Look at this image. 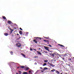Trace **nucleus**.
Returning a JSON list of instances; mask_svg holds the SVG:
<instances>
[{"instance_id": "nucleus-47", "label": "nucleus", "mask_w": 74, "mask_h": 74, "mask_svg": "<svg viewBox=\"0 0 74 74\" xmlns=\"http://www.w3.org/2000/svg\"><path fill=\"white\" fill-rule=\"evenodd\" d=\"M16 74H19L17 72L16 73Z\"/></svg>"}, {"instance_id": "nucleus-23", "label": "nucleus", "mask_w": 74, "mask_h": 74, "mask_svg": "<svg viewBox=\"0 0 74 74\" xmlns=\"http://www.w3.org/2000/svg\"><path fill=\"white\" fill-rule=\"evenodd\" d=\"M47 46L49 47H52V46L51 45H47Z\"/></svg>"}, {"instance_id": "nucleus-60", "label": "nucleus", "mask_w": 74, "mask_h": 74, "mask_svg": "<svg viewBox=\"0 0 74 74\" xmlns=\"http://www.w3.org/2000/svg\"><path fill=\"white\" fill-rule=\"evenodd\" d=\"M19 38H21V37H19Z\"/></svg>"}, {"instance_id": "nucleus-17", "label": "nucleus", "mask_w": 74, "mask_h": 74, "mask_svg": "<svg viewBox=\"0 0 74 74\" xmlns=\"http://www.w3.org/2000/svg\"><path fill=\"white\" fill-rule=\"evenodd\" d=\"M18 73H19V74H21V73H22V72H21V71H18Z\"/></svg>"}, {"instance_id": "nucleus-57", "label": "nucleus", "mask_w": 74, "mask_h": 74, "mask_svg": "<svg viewBox=\"0 0 74 74\" xmlns=\"http://www.w3.org/2000/svg\"><path fill=\"white\" fill-rule=\"evenodd\" d=\"M65 74H67V73H66Z\"/></svg>"}, {"instance_id": "nucleus-5", "label": "nucleus", "mask_w": 74, "mask_h": 74, "mask_svg": "<svg viewBox=\"0 0 74 74\" xmlns=\"http://www.w3.org/2000/svg\"><path fill=\"white\" fill-rule=\"evenodd\" d=\"M19 34L21 35H22V32L21 31H20L19 32Z\"/></svg>"}, {"instance_id": "nucleus-16", "label": "nucleus", "mask_w": 74, "mask_h": 74, "mask_svg": "<svg viewBox=\"0 0 74 74\" xmlns=\"http://www.w3.org/2000/svg\"><path fill=\"white\" fill-rule=\"evenodd\" d=\"M44 48H45V49H46V50H47V47H44Z\"/></svg>"}, {"instance_id": "nucleus-14", "label": "nucleus", "mask_w": 74, "mask_h": 74, "mask_svg": "<svg viewBox=\"0 0 74 74\" xmlns=\"http://www.w3.org/2000/svg\"><path fill=\"white\" fill-rule=\"evenodd\" d=\"M23 74H28V73L27 72H24L23 73Z\"/></svg>"}, {"instance_id": "nucleus-48", "label": "nucleus", "mask_w": 74, "mask_h": 74, "mask_svg": "<svg viewBox=\"0 0 74 74\" xmlns=\"http://www.w3.org/2000/svg\"><path fill=\"white\" fill-rule=\"evenodd\" d=\"M57 59H59V57H57Z\"/></svg>"}, {"instance_id": "nucleus-42", "label": "nucleus", "mask_w": 74, "mask_h": 74, "mask_svg": "<svg viewBox=\"0 0 74 74\" xmlns=\"http://www.w3.org/2000/svg\"><path fill=\"white\" fill-rule=\"evenodd\" d=\"M33 41H34V42H36V40H34Z\"/></svg>"}, {"instance_id": "nucleus-61", "label": "nucleus", "mask_w": 74, "mask_h": 74, "mask_svg": "<svg viewBox=\"0 0 74 74\" xmlns=\"http://www.w3.org/2000/svg\"><path fill=\"white\" fill-rule=\"evenodd\" d=\"M48 63L49 64V62H48Z\"/></svg>"}, {"instance_id": "nucleus-45", "label": "nucleus", "mask_w": 74, "mask_h": 74, "mask_svg": "<svg viewBox=\"0 0 74 74\" xmlns=\"http://www.w3.org/2000/svg\"><path fill=\"white\" fill-rule=\"evenodd\" d=\"M30 71H33L32 70H31Z\"/></svg>"}, {"instance_id": "nucleus-63", "label": "nucleus", "mask_w": 74, "mask_h": 74, "mask_svg": "<svg viewBox=\"0 0 74 74\" xmlns=\"http://www.w3.org/2000/svg\"><path fill=\"white\" fill-rule=\"evenodd\" d=\"M39 49H40L39 48Z\"/></svg>"}, {"instance_id": "nucleus-13", "label": "nucleus", "mask_w": 74, "mask_h": 74, "mask_svg": "<svg viewBox=\"0 0 74 74\" xmlns=\"http://www.w3.org/2000/svg\"><path fill=\"white\" fill-rule=\"evenodd\" d=\"M58 45L61 46V47H64V45H61L60 44H59Z\"/></svg>"}, {"instance_id": "nucleus-27", "label": "nucleus", "mask_w": 74, "mask_h": 74, "mask_svg": "<svg viewBox=\"0 0 74 74\" xmlns=\"http://www.w3.org/2000/svg\"><path fill=\"white\" fill-rule=\"evenodd\" d=\"M19 29L21 30H23V29L21 28L20 27Z\"/></svg>"}, {"instance_id": "nucleus-24", "label": "nucleus", "mask_w": 74, "mask_h": 74, "mask_svg": "<svg viewBox=\"0 0 74 74\" xmlns=\"http://www.w3.org/2000/svg\"><path fill=\"white\" fill-rule=\"evenodd\" d=\"M51 56H53V57H54V54H53L51 55Z\"/></svg>"}, {"instance_id": "nucleus-12", "label": "nucleus", "mask_w": 74, "mask_h": 74, "mask_svg": "<svg viewBox=\"0 0 74 74\" xmlns=\"http://www.w3.org/2000/svg\"><path fill=\"white\" fill-rule=\"evenodd\" d=\"M56 71V70L55 69H53V70H51V71L52 72H54V71Z\"/></svg>"}, {"instance_id": "nucleus-62", "label": "nucleus", "mask_w": 74, "mask_h": 74, "mask_svg": "<svg viewBox=\"0 0 74 74\" xmlns=\"http://www.w3.org/2000/svg\"><path fill=\"white\" fill-rule=\"evenodd\" d=\"M49 52H51V51H49Z\"/></svg>"}, {"instance_id": "nucleus-56", "label": "nucleus", "mask_w": 74, "mask_h": 74, "mask_svg": "<svg viewBox=\"0 0 74 74\" xmlns=\"http://www.w3.org/2000/svg\"><path fill=\"white\" fill-rule=\"evenodd\" d=\"M48 44H49V42H48Z\"/></svg>"}, {"instance_id": "nucleus-43", "label": "nucleus", "mask_w": 74, "mask_h": 74, "mask_svg": "<svg viewBox=\"0 0 74 74\" xmlns=\"http://www.w3.org/2000/svg\"><path fill=\"white\" fill-rule=\"evenodd\" d=\"M20 68V67H17V69H19Z\"/></svg>"}, {"instance_id": "nucleus-30", "label": "nucleus", "mask_w": 74, "mask_h": 74, "mask_svg": "<svg viewBox=\"0 0 74 74\" xmlns=\"http://www.w3.org/2000/svg\"><path fill=\"white\" fill-rule=\"evenodd\" d=\"M62 59V60H65V58H63Z\"/></svg>"}, {"instance_id": "nucleus-18", "label": "nucleus", "mask_w": 74, "mask_h": 74, "mask_svg": "<svg viewBox=\"0 0 74 74\" xmlns=\"http://www.w3.org/2000/svg\"><path fill=\"white\" fill-rule=\"evenodd\" d=\"M38 55H42V53H40V52H39L38 53Z\"/></svg>"}, {"instance_id": "nucleus-31", "label": "nucleus", "mask_w": 74, "mask_h": 74, "mask_svg": "<svg viewBox=\"0 0 74 74\" xmlns=\"http://www.w3.org/2000/svg\"><path fill=\"white\" fill-rule=\"evenodd\" d=\"M26 34H29V32H27L26 33Z\"/></svg>"}, {"instance_id": "nucleus-7", "label": "nucleus", "mask_w": 74, "mask_h": 74, "mask_svg": "<svg viewBox=\"0 0 74 74\" xmlns=\"http://www.w3.org/2000/svg\"><path fill=\"white\" fill-rule=\"evenodd\" d=\"M10 53L12 55H14V54H13V52L12 51H10Z\"/></svg>"}, {"instance_id": "nucleus-55", "label": "nucleus", "mask_w": 74, "mask_h": 74, "mask_svg": "<svg viewBox=\"0 0 74 74\" xmlns=\"http://www.w3.org/2000/svg\"><path fill=\"white\" fill-rule=\"evenodd\" d=\"M17 35H19V34H17Z\"/></svg>"}, {"instance_id": "nucleus-1", "label": "nucleus", "mask_w": 74, "mask_h": 74, "mask_svg": "<svg viewBox=\"0 0 74 74\" xmlns=\"http://www.w3.org/2000/svg\"><path fill=\"white\" fill-rule=\"evenodd\" d=\"M10 64L11 65H10V68L12 70L14 69V68L13 67V66H12L11 65V64H12V65H14V64H15V63L13 62H10Z\"/></svg>"}, {"instance_id": "nucleus-32", "label": "nucleus", "mask_w": 74, "mask_h": 74, "mask_svg": "<svg viewBox=\"0 0 74 74\" xmlns=\"http://www.w3.org/2000/svg\"><path fill=\"white\" fill-rule=\"evenodd\" d=\"M29 73H31V71H29Z\"/></svg>"}, {"instance_id": "nucleus-2", "label": "nucleus", "mask_w": 74, "mask_h": 74, "mask_svg": "<svg viewBox=\"0 0 74 74\" xmlns=\"http://www.w3.org/2000/svg\"><path fill=\"white\" fill-rule=\"evenodd\" d=\"M20 68L21 69H24L25 68V66H20Z\"/></svg>"}, {"instance_id": "nucleus-33", "label": "nucleus", "mask_w": 74, "mask_h": 74, "mask_svg": "<svg viewBox=\"0 0 74 74\" xmlns=\"http://www.w3.org/2000/svg\"><path fill=\"white\" fill-rule=\"evenodd\" d=\"M27 34H25V36H27Z\"/></svg>"}, {"instance_id": "nucleus-51", "label": "nucleus", "mask_w": 74, "mask_h": 74, "mask_svg": "<svg viewBox=\"0 0 74 74\" xmlns=\"http://www.w3.org/2000/svg\"><path fill=\"white\" fill-rule=\"evenodd\" d=\"M43 70L44 71H45V69H43Z\"/></svg>"}, {"instance_id": "nucleus-40", "label": "nucleus", "mask_w": 74, "mask_h": 74, "mask_svg": "<svg viewBox=\"0 0 74 74\" xmlns=\"http://www.w3.org/2000/svg\"><path fill=\"white\" fill-rule=\"evenodd\" d=\"M30 51H33V49H30Z\"/></svg>"}, {"instance_id": "nucleus-58", "label": "nucleus", "mask_w": 74, "mask_h": 74, "mask_svg": "<svg viewBox=\"0 0 74 74\" xmlns=\"http://www.w3.org/2000/svg\"><path fill=\"white\" fill-rule=\"evenodd\" d=\"M37 72H38V71H37L36 72V73H37Z\"/></svg>"}, {"instance_id": "nucleus-44", "label": "nucleus", "mask_w": 74, "mask_h": 74, "mask_svg": "<svg viewBox=\"0 0 74 74\" xmlns=\"http://www.w3.org/2000/svg\"><path fill=\"white\" fill-rule=\"evenodd\" d=\"M34 51H36V49H34Z\"/></svg>"}, {"instance_id": "nucleus-15", "label": "nucleus", "mask_w": 74, "mask_h": 74, "mask_svg": "<svg viewBox=\"0 0 74 74\" xmlns=\"http://www.w3.org/2000/svg\"><path fill=\"white\" fill-rule=\"evenodd\" d=\"M47 62H48V60H44V62H45V63H47Z\"/></svg>"}, {"instance_id": "nucleus-39", "label": "nucleus", "mask_w": 74, "mask_h": 74, "mask_svg": "<svg viewBox=\"0 0 74 74\" xmlns=\"http://www.w3.org/2000/svg\"><path fill=\"white\" fill-rule=\"evenodd\" d=\"M43 72H44V71H43V70L42 71V73H43Z\"/></svg>"}, {"instance_id": "nucleus-10", "label": "nucleus", "mask_w": 74, "mask_h": 74, "mask_svg": "<svg viewBox=\"0 0 74 74\" xmlns=\"http://www.w3.org/2000/svg\"><path fill=\"white\" fill-rule=\"evenodd\" d=\"M50 66H51L52 67H55V65H54L53 64H51L50 65Z\"/></svg>"}, {"instance_id": "nucleus-49", "label": "nucleus", "mask_w": 74, "mask_h": 74, "mask_svg": "<svg viewBox=\"0 0 74 74\" xmlns=\"http://www.w3.org/2000/svg\"><path fill=\"white\" fill-rule=\"evenodd\" d=\"M37 53H38V52H38V51H37Z\"/></svg>"}, {"instance_id": "nucleus-35", "label": "nucleus", "mask_w": 74, "mask_h": 74, "mask_svg": "<svg viewBox=\"0 0 74 74\" xmlns=\"http://www.w3.org/2000/svg\"><path fill=\"white\" fill-rule=\"evenodd\" d=\"M13 32V29H12L11 30V32Z\"/></svg>"}, {"instance_id": "nucleus-34", "label": "nucleus", "mask_w": 74, "mask_h": 74, "mask_svg": "<svg viewBox=\"0 0 74 74\" xmlns=\"http://www.w3.org/2000/svg\"><path fill=\"white\" fill-rule=\"evenodd\" d=\"M44 52H45V53H48L47 52L45 51H44Z\"/></svg>"}, {"instance_id": "nucleus-52", "label": "nucleus", "mask_w": 74, "mask_h": 74, "mask_svg": "<svg viewBox=\"0 0 74 74\" xmlns=\"http://www.w3.org/2000/svg\"><path fill=\"white\" fill-rule=\"evenodd\" d=\"M68 66H70V64H68Z\"/></svg>"}, {"instance_id": "nucleus-20", "label": "nucleus", "mask_w": 74, "mask_h": 74, "mask_svg": "<svg viewBox=\"0 0 74 74\" xmlns=\"http://www.w3.org/2000/svg\"><path fill=\"white\" fill-rule=\"evenodd\" d=\"M3 19H6V18L5 17L3 16Z\"/></svg>"}, {"instance_id": "nucleus-22", "label": "nucleus", "mask_w": 74, "mask_h": 74, "mask_svg": "<svg viewBox=\"0 0 74 74\" xmlns=\"http://www.w3.org/2000/svg\"><path fill=\"white\" fill-rule=\"evenodd\" d=\"M36 39H37L38 38H39L40 39V40L41 39V38H39V37H36Z\"/></svg>"}, {"instance_id": "nucleus-8", "label": "nucleus", "mask_w": 74, "mask_h": 74, "mask_svg": "<svg viewBox=\"0 0 74 74\" xmlns=\"http://www.w3.org/2000/svg\"><path fill=\"white\" fill-rule=\"evenodd\" d=\"M4 35L5 36H8V33H5L4 34Z\"/></svg>"}, {"instance_id": "nucleus-4", "label": "nucleus", "mask_w": 74, "mask_h": 74, "mask_svg": "<svg viewBox=\"0 0 74 74\" xmlns=\"http://www.w3.org/2000/svg\"><path fill=\"white\" fill-rule=\"evenodd\" d=\"M12 22L11 21H8V23L9 24H11L12 23Z\"/></svg>"}, {"instance_id": "nucleus-6", "label": "nucleus", "mask_w": 74, "mask_h": 74, "mask_svg": "<svg viewBox=\"0 0 74 74\" xmlns=\"http://www.w3.org/2000/svg\"><path fill=\"white\" fill-rule=\"evenodd\" d=\"M56 73H57L58 74H60V72L59 71H56Z\"/></svg>"}, {"instance_id": "nucleus-25", "label": "nucleus", "mask_w": 74, "mask_h": 74, "mask_svg": "<svg viewBox=\"0 0 74 74\" xmlns=\"http://www.w3.org/2000/svg\"><path fill=\"white\" fill-rule=\"evenodd\" d=\"M38 56H35L34 58H38Z\"/></svg>"}, {"instance_id": "nucleus-64", "label": "nucleus", "mask_w": 74, "mask_h": 74, "mask_svg": "<svg viewBox=\"0 0 74 74\" xmlns=\"http://www.w3.org/2000/svg\"><path fill=\"white\" fill-rule=\"evenodd\" d=\"M28 74H30V73H29Z\"/></svg>"}, {"instance_id": "nucleus-38", "label": "nucleus", "mask_w": 74, "mask_h": 74, "mask_svg": "<svg viewBox=\"0 0 74 74\" xmlns=\"http://www.w3.org/2000/svg\"><path fill=\"white\" fill-rule=\"evenodd\" d=\"M46 50H47V51H50L49 50V49H47Z\"/></svg>"}, {"instance_id": "nucleus-36", "label": "nucleus", "mask_w": 74, "mask_h": 74, "mask_svg": "<svg viewBox=\"0 0 74 74\" xmlns=\"http://www.w3.org/2000/svg\"><path fill=\"white\" fill-rule=\"evenodd\" d=\"M35 42L36 43H37L38 42L37 41H35Z\"/></svg>"}, {"instance_id": "nucleus-19", "label": "nucleus", "mask_w": 74, "mask_h": 74, "mask_svg": "<svg viewBox=\"0 0 74 74\" xmlns=\"http://www.w3.org/2000/svg\"><path fill=\"white\" fill-rule=\"evenodd\" d=\"M46 65H47V64H46V63H45L42 66H46Z\"/></svg>"}, {"instance_id": "nucleus-59", "label": "nucleus", "mask_w": 74, "mask_h": 74, "mask_svg": "<svg viewBox=\"0 0 74 74\" xmlns=\"http://www.w3.org/2000/svg\"><path fill=\"white\" fill-rule=\"evenodd\" d=\"M48 52H49L50 51L48 50Z\"/></svg>"}, {"instance_id": "nucleus-46", "label": "nucleus", "mask_w": 74, "mask_h": 74, "mask_svg": "<svg viewBox=\"0 0 74 74\" xmlns=\"http://www.w3.org/2000/svg\"><path fill=\"white\" fill-rule=\"evenodd\" d=\"M49 64L51 65V63H49Z\"/></svg>"}, {"instance_id": "nucleus-21", "label": "nucleus", "mask_w": 74, "mask_h": 74, "mask_svg": "<svg viewBox=\"0 0 74 74\" xmlns=\"http://www.w3.org/2000/svg\"><path fill=\"white\" fill-rule=\"evenodd\" d=\"M21 46V44H19V45H18V47H19V48Z\"/></svg>"}, {"instance_id": "nucleus-9", "label": "nucleus", "mask_w": 74, "mask_h": 74, "mask_svg": "<svg viewBox=\"0 0 74 74\" xmlns=\"http://www.w3.org/2000/svg\"><path fill=\"white\" fill-rule=\"evenodd\" d=\"M21 54L23 56H24V58H25V56H25V55L24 54H23V53H22Z\"/></svg>"}, {"instance_id": "nucleus-3", "label": "nucleus", "mask_w": 74, "mask_h": 74, "mask_svg": "<svg viewBox=\"0 0 74 74\" xmlns=\"http://www.w3.org/2000/svg\"><path fill=\"white\" fill-rule=\"evenodd\" d=\"M29 69H30V68H29L28 67H26L25 70H26V71H27V70H29Z\"/></svg>"}, {"instance_id": "nucleus-28", "label": "nucleus", "mask_w": 74, "mask_h": 74, "mask_svg": "<svg viewBox=\"0 0 74 74\" xmlns=\"http://www.w3.org/2000/svg\"><path fill=\"white\" fill-rule=\"evenodd\" d=\"M46 38V39H49V37H48V38Z\"/></svg>"}, {"instance_id": "nucleus-53", "label": "nucleus", "mask_w": 74, "mask_h": 74, "mask_svg": "<svg viewBox=\"0 0 74 74\" xmlns=\"http://www.w3.org/2000/svg\"><path fill=\"white\" fill-rule=\"evenodd\" d=\"M49 48L47 47V49H49Z\"/></svg>"}, {"instance_id": "nucleus-26", "label": "nucleus", "mask_w": 74, "mask_h": 74, "mask_svg": "<svg viewBox=\"0 0 74 74\" xmlns=\"http://www.w3.org/2000/svg\"><path fill=\"white\" fill-rule=\"evenodd\" d=\"M44 69H47V70H48V68H44Z\"/></svg>"}, {"instance_id": "nucleus-29", "label": "nucleus", "mask_w": 74, "mask_h": 74, "mask_svg": "<svg viewBox=\"0 0 74 74\" xmlns=\"http://www.w3.org/2000/svg\"><path fill=\"white\" fill-rule=\"evenodd\" d=\"M68 60H71V59L69 58V59H68Z\"/></svg>"}, {"instance_id": "nucleus-11", "label": "nucleus", "mask_w": 74, "mask_h": 74, "mask_svg": "<svg viewBox=\"0 0 74 74\" xmlns=\"http://www.w3.org/2000/svg\"><path fill=\"white\" fill-rule=\"evenodd\" d=\"M43 41H45V42H49V40H43Z\"/></svg>"}, {"instance_id": "nucleus-41", "label": "nucleus", "mask_w": 74, "mask_h": 74, "mask_svg": "<svg viewBox=\"0 0 74 74\" xmlns=\"http://www.w3.org/2000/svg\"><path fill=\"white\" fill-rule=\"evenodd\" d=\"M49 55H51H51H52V54H51V53H50V54H49Z\"/></svg>"}, {"instance_id": "nucleus-54", "label": "nucleus", "mask_w": 74, "mask_h": 74, "mask_svg": "<svg viewBox=\"0 0 74 74\" xmlns=\"http://www.w3.org/2000/svg\"><path fill=\"white\" fill-rule=\"evenodd\" d=\"M47 38V37H44V38Z\"/></svg>"}, {"instance_id": "nucleus-50", "label": "nucleus", "mask_w": 74, "mask_h": 74, "mask_svg": "<svg viewBox=\"0 0 74 74\" xmlns=\"http://www.w3.org/2000/svg\"><path fill=\"white\" fill-rule=\"evenodd\" d=\"M34 64H37V63H35Z\"/></svg>"}, {"instance_id": "nucleus-37", "label": "nucleus", "mask_w": 74, "mask_h": 74, "mask_svg": "<svg viewBox=\"0 0 74 74\" xmlns=\"http://www.w3.org/2000/svg\"><path fill=\"white\" fill-rule=\"evenodd\" d=\"M40 69H42V68L41 67H40Z\"/></svg>"}]
</instances>
